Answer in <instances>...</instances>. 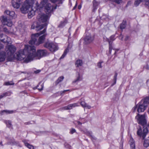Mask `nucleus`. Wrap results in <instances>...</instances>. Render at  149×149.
I'll use <instances>...</instances> for the list:
<instances>
[{
  "instance_id": "nucleus-51",
  "label": "nucleus",
  "mask_w": 149,
  "mask_h": 149,
  "mask_svg": "<svg viewBox=\"0 0 149 149\" xmlns=\"http://www.w3.org/2000/svg\"><path fill=\"white\" fill-rule=\"evenodd\" d=\"M3 39H6V38H2Z\"/></svg>"
},
{
  "instance_id": "nucleus-52",
  "label": "nucleus",
  "mask_w": 149,
  "mask_h": 149,
  "mask_svg": "<svg viewBox=\"0 0 149 149\" xmlns=\"http://www.w3.org/2000/svg\"><path fill=\"white\" fill-rule=\"evenodd\" d=\"M40 83H39L38 85L37 86L38 87L39 85H40Z\"/></svg>"
},
{
  "instance_id": "nucleus-11",
  "label": "nucleus",
  "mask_w": 149,
  "mask_h": 149,
  "mask_svg": "<svg viewBox=\"0 0 149 149\" xmlns=\"http://www.w3.org/2000/svg\"><path fill=\"white\" fill-rule=\"evenodd\" d=\"M1 19L2 23L4 25H6L9 27H11L13 25L12 21L8 19L6 16H2Z\"/></svg>"
},
{
  "instance_id": "nucleus-19",
  "label": "nucleus",
  "mask_w": 149,
  "mask_h": 149,
  "mask_svg": "<svg viewBox=\"0 0 149 149\" xmlns=\"http://www.w3.org/2000/svg\"><path fill=\"white\" fill-rule=\"evenodd\" d=\"M129 143L131 148V149H135V147L134 141L132 137H130L129 141Z\"/></svg>"
},
{
  "instance_id": "nucleus-35",
  "label": "nucleus",
  "mask_w": 149,
  "mask_h": 149,
  "mask_svg": "<svg viewBox=\"0 0 149 149\" xmlns=\"http://www.w3.org/2000/svg\"><path fill=\"white\" fill-rule=\"evenodd\" d=\"M81 80V79L79 75V76L77 78V79H76L73 82V83H75V82H77L79 81H80Z\"/></svg>"
},
{
  "instance_id": "nucleus-53",
  "label": "nucleus",
  "mask_w": 149,
  "mask_h": 149,
  "mask_svg": "<svg viewBox=\"0 0 149 149\" xmlns=\"http://www.w3.org/2000/svg\"><path fill=\"white\" fill-rule=\"evenodd\" d=\"M93 6H95V3L93 2Z\"/></svg>"
},
{
  "instance_id": "nucleus-31",
  "label": "nucleus",
  "mask_w": 149,
  "mask_h": 149,
  "mask_svg": "<svg viewBox=\"0 0 149 149\" xmlns=\"http://www.w3.org/2000/svg\"><path fill=\"white\" fill-rule=\"evenodd\" d=\"M25 145L26 146L29 148L30 149H34V148L33 146L30 145L27 143H25Z\"/></svg>"
},
{
  "instance_id": "nucleus-23",
  "label": "nucleus",
  "mask_w": 149,
  "mask_h": 149,
  "mask_svg": "<svg viewBox=\"0 0 149 149\" xmlns=\"http://www.w3.org/2000/svg\"><path fill=\"white\" fill-rule=\"evenodd\" d=\"M81 104L83 107H86L88 109H90L91 108V106L88 104L84 101L81 102Z\"/></svg>"
},
{
  "instance_id": "nucleus-15",
  "label": "nucleus",
  "mask_w": 149,
  "mask_h": 149,
  "mask_svg": "<svg viewBox=\"0 0 149 149\" xmlns=\"http://www.w3.org/2000/svg\"><path fill=\"white\" fill-rule=\"evenodd\" d=\"M143 1H144L145 5L149 9V0H136L135 1L134 4L136 6H137L141 2Z\"/></svg>"
},
{
  "instance_id": "nucleus-8",
  "label": "nucleus",
  "mask_w": 149,
  "mask_h": 149,
  "mask_svg": "<svg viewBox=\"0 0 149 149\" xmlns=\"http://www.w3.org/2000/svg\"><path fill=\"white\" fill-rule=\"evenodd\" d=\"M35 0H26L24 2L22 7L21 8V11L23 13H26L28 10L32 8L33 5Z\"/></svg>"
},
{
  "instance_id": "nucleus-54",
  "label": "nucleus",
  "mask_w": 149,
  "mask_h": 149,
  "mask_svg": "<svg viewBox=\"0 0 149 149\" xmlns=\"http://www.w3.org/2000/svg\"><path fill=\"white\" fill-rule=\"evenodd\" d=\"M56 7H55V8H54V9H56Z\"/></svg>"
},
{
  "instance_id": "nucleus-10",
  "label": "nucleus",
  "mask_w": 149,
  "mask_h": 149,
  "mask_svg": "<svg viewBox=\"0 0 149 149\" xmlns=\"http://www.w3.org/2000/svg\"><path fill=\"white\" fill-rule=\"evenodd\" d=\"M135 118L136 119L139 124L142 125H144L146 123V120L145 118L144 115H140L138 114L136 116Z\"/></svg>"
},
{
  "instance_id": "nucleus-1",
  "label": "nucleus",
  "mask_w": 149,
  "mask_h": 149,
  "mask_svg": "<svg viewBox=\"0 0 149 149\" xmlns=\"http://www.w3.org/2000/svg\"><path fill=\"white\" fill-rule=\"evenodd\" d=\"M49 54L47 52L45 49H39L36 52L34 46L25 45L23 50L19 51V61L28 63L35 59H40L42 57Z\"/></svg>"
},
{
  "instance_id": "nucleus-37",
  "label": "nucleus",
  "mask_w": 149,
  "mask_h": 149,
  "mask_svg": "<svg viewBox=\"0 0 149 149\" xmlns=\"http://www.w3.org/2000/svg\"><path fill=\"white\" fill-rule=\"evenodd\" d=\"M85 133L86 134H87V135L90 136V135H91V134H92V132H91L87 131V132H86Z\"/></svg>"
},
{
  "instance_id": "nucleus-50",
  "label": "nucleus",
  "mask_w": 149,
  "mask_h": 149,
  "mask_svg": "<svg viewBox=\"0 0 149 149\" xmlns=\"http://www.w3.org/2000/svg\"><path fill=\"white\" fill-rule=\"evenodd\" d=\"M0 145H1L2 146H3V145L2 144V142H0Z\"/></svg>"
},
{
  "instance_id": "nucleus-26",
  "label": "nucleus",
  "mask_w": 149,
  "mask_h": 149,
  "mask_svg": "<svg viewBox=\"0 0 149 149\" xmlns=\"http://www.w3.org/2000/svg\"><path fill=\"white\" fill-rule=\"evenodd\" d=\"M6 13L7 14V15H9L10 16L12 17H13L15 15V13L13 11L10 12L8 10H7L5 11Z\"/></svg>"
},
{
  "instance_id": "nucleus-46",
  "label": "nucleus",
  "mask_w": 149,
  "mask_h": 149,
  "mask_svg": "<svg viewBox=\"0 0 149 149\" xmlns=\"http://www.w3.org/2000/svg\"><path fill=\"white\" fill-rule=\"evenodd\" d=\"M129 38V36H126V38H125V40H127Z\"/></svg>"
},
{
  "instance_id": "nucleus-22",
  "label": "nucleus",
  "mask_w": 149,
  "mask_h": 149,
  "mask_svg": "<svg viewBox=\"0 0 149 149\" xmlns=\"http://www.w3.org/2000/svg\"><path fill=\"white\" fill-rule=\"evenodd\" d=\"M77 106V104L74 103L72 104H70L68 106L64 107V109L66 110H69L71 109L72 107H74Z\"/></svg>"
},
{
  "instance_id": "nucleus-6",
  "label": "nucleus",
  "mask_w": 149,
  "mask_h": 149,
  "mask_svg": "<svg viewBox=\"0 0 149 149\" xmlns=\"http://www.w3.org/2000/svg\"><path fill=\"white\" fill-rule=\"evenodd\" d=\"M148 132V128L146 127H143L142 132L141 128H139L137 132V135L140 137H142L143 139H144L143 145L144 147L146 148H147L149 146V139H144Z\"/></svg>"
},
{
  "instance_id": "nucleus-48",
  "label": "nucleus",
  "mask_w": 149,
  "mask_h": 149,
  "mask_svg": "<svg viewBox=\"0 0 149 149\" xmlns=\"http://www.w3.org/2000/svg\"><path fill=\"white\" fill-rule=\"evenodd\" d=\"M81 8V5H79L78 6V8L79 9H80Z\"/></svg>"
},
{
  "instance_id": "nucleus-47",
  "label": "nucleus",
  "mask_w": 149,
  "mask_h": 149,
  "mask_svg": "<svg viewBox=\"0 0 149 149\" xmlns=\"http://www.w3.org/2000/svg\"><path fill=\"white\" fill-rule=\"evenodd\" d=\"M69 90H64L62 92V93H65V92H66L67 91H68Z\"/></svg>"
},
{
  "instance_id": "nucleus-29",
  "label": "nucleus",
  "mask_w": 149,
  "mask_h": 149,
  "mask_svg": "<svg viewBox=\"0 0 149 149\" xmlns=\"http://www.w3.org/2000/svg\"><path fill=\"white\" fill-rule=\"evenodd\" d=\"M7 144L10 145H14L16 144V142L14 140L10 141L7 143Z\"/></svg>"
},
{
  "instance_id": "nucleus-27",
  "label": "nucleus",
  "mask_w": 149,
  "mask_h": 149,
  "mask_svg": "<svg viewBox=\"0 0 149 149\" xmlns=\"http://www.w3.org/2000/svg\"><path fill=\"white\" fill-rule=\"evenodd\" d=\"M5 123L6 124L7 126L9 128L12 127V125L11 123V122L9 120H5Z\"/></svg>"
},
{
  "instance_id": "nucleus-7",
  "label": "nucleus",
  "mask_w": 149,
  "mask_h": 149,
  "mask_svg": "<svg viewBox=\"0 0 149 149\" xmlns=\"http://www.w3.org/2000/svg\"><path fill=\"white\" fill-rule=\"evenodd\" d=\"M148 104H149V97H146L144 99L143 103L140 102L137 104L134 110L135 111L136 109H137V111L139 113L143 112L144 111Z\"/></svg>"
},
{
  "instance_id": "nucleus-25",
  "label": "nucleus",
  "mask_w": 149,
  "mask_h": 149,
  "mask_svg": "<svg viewBox=\"0 0 149 149\" xmlns=\"http://www.w3.org/2000/svg\"><path fill=\"white\" fill-rule=\"evenodd\" d=\"M126 22L125 21H123L122 24H120V28L121 29H125L126 26Z\"/></svg>"
},
{
  "instance_id": "nucleus-4",
  "label": "nucleus",
  "mask_w": 149,
  "mask_h": 149,
  "mask_svg": "<svg viewBox=\"0 0 149 149\" xmlns=\"http://www.w3.org/2000/svg\"><path fill=\"white\" fill-rule=\"evenodd\" d=\"M39 4L38 2L36 3L35 7L36 10H40L43 7H44L45 11L47 14H49L52 12L53 7L48 3V0H42Z\"/></svg>"
},
{
  "instance_id": "nucleus-40",
  "label": "nucleus",
  "mask_w": 149,
  "mask_h": 149,
  "mask_svg": "<svg viewBox=\"0 0 149 149\" xmlns=\"http://www.w3.org/2000/svg\"><path fill=\"white\" fill-rule=\"evenodd\" d=\"M122 0H115V2L118 4L120 3L121 2Z\"/></svg>"
},
{
  "instance_id": "nucleus-49",
  "label": "nucleus",
  "mask_w": 149,
  "mask_h": 149,
  "mask_svg": "<svg viewBox=\"0 0 149 149\" xmlns=\"http://www.w3.org/2000/svg\"><path fill=\"white\" fill-rule=\"evenodd\" d=\"M77 123L78 125H81L82 123L79 121H78Z\"/></svg>"
},
{
  "instance_id": "nucleus-43",
  "label": "nucleus",
  "mask_w": 149,
  "mask_h": 149,
  "mask_svg": "<svg viewBox=\"0 0 149 149\" xmlns=\"http://www.w3.org/2000/svg\"><path fill=\"white\" fill-rule=\"evenodd\" d=\"M40 71V70H38L35 71L34 73L36 74H37V73H39Z\"/></svg>"
},
{
  "instance_id": "nucleus-14",
  "label": "nucleus",
  "mask_w": 149,
  "mask_h": 149,
  "mask_svg": "<svg viewBox=\"0 0 149 149\" xmlns=\"http://www.w3.org/2000/svg\"><path fill=\"white\" fill-rule=\"evenodd\" d=\"M94 40V37L90 34L87 35L85 37L84 40L86 44H88Z\"/></svg>"
},
{
  "instance_id": "nucleus-3",
  "label": "nucleus",
  "mask_w": 149,
  "mask_h": 149,
  "mask_svg": "<svg viewBox=\"0 0 149 149\" xmlns=\"http://www.w3.org/2000/svg\"><path fill=\"white\" fill-rule=\"evenodd\" d=\"M46 31V29H44L43 30L39 33L32 35L31 40L29 41V43L31 45H34L38 46L41 44L43 43L45 40L46 34H44L39 37L38 40H37V38L41 35L44 33Z\"/></svg>"
},
{
  "instance_id": "nucleus-32",
  "label": "nucleus",
  "mask_w": 149,
  "mask_h": 149,
  "mask_svg": "<svg viewBox=\"0 0 149 149\" xmlns=\"http://www.w3.org/2000/svg\"><path fill=\"white\" fill-rule=\"evenodd\" d=\"M64 79V77L63 76H61L59 77L57 80L56 81V83L57 84L59 83L60 82L62 81Z\"/></svg>"
},
{
  "instance_id": "nucleus-24",
  "label": "nucleus",
  "mask_w": 149,
  "mask_h": 149,
  "mask_svg": "<svg viewBox=\"0 0 149 149\" xmlns=\"http://www.w3.org/2000/svg\"><path fill=\"white\" fill-rule=\"evenodd\" d=\"M11 93L9 91L3 93L1 95H0V99L4 97H5L7 96H9L11 95Z\"/></svg>"
},
{
  "instance_id": "nucleus-44",
  "label": "nucleus",
  "mask_w": 149,
  "mask_h": 149,
  "mask_svg": "<svg viewBox=\"0 0 149 149\" xmlns=\"http://www.w3.org/2000/svg\"><path fill=\"white\" fill-rule=\"evenodd\" d=\"M3 47V46L2 45H0V50H1Z\"/></svg>"
},
{
  "instance_id": "nucleus-33",
  "label": "nucleus",
  "mask_w": 149,
  "mask_h": 149,
  "mask_svg": "<svg viewBox=\"0 0 149 149\" xmlns=\"http://www.w3.org/2000/svg\"><path fill=\"white\" fill-rule=\"evenodd\" d=\"M51 1L54 3H56V2H58V3H61L62 0H51Z\"/></svg>"
},
{
  "instance_id": "nucleus-39",
  "label": "nucleus",
  "mask_w": 149,
  "mask_h": 149,
  "mask_svg": "<svg viewBox=\"0 0 149 149\" xmlns=\"http://www.w3.org/2000/svg\"><path fill=\"white\" fill-rule=\"evenodd\" d=\"M41 88H38V89L40 91H41L43 89V84H42L41 85Z\"/></svg>"
},
{
  "instance_id": "nucleus-34",
  "label": "nucleus",
  "mask_w": 149,
  "mask_h": 149,
  "mask_svg": "<svg viewBox=\"0 0 149 149\" xmlns=\"http://www.w3.org/2000/svg\"><path fill=\"white\" fill-rule=\"evenodd\" d=\"M65 21H63V22H61L60 24L58 26V27H61L64 26L65 24Z\"/></svg>"
},
{
  "instance_id": "nucleus-21",
  "label": "nucleus",
  "mask_w": 149,
  "mask_h": 149,
  "mask_svg": "<svg viewBox=\"0 0 149 149\" xmlns=\"http://www.w3.org/2000/svg\"><path fill=\"white\" fill-rule=\"evenodd\" d=\"M82 61L80 59L77 60L75 63V65L77 67L81 66L82 65Z\"/></svg>"
},
{
  "instance_id": "nucleus-12",
  "label": "nucleus",
  "mask_w": 149,
  "mask_h": 149,
  "mask_svg": "<svg viewBox=\"0 0 149 149\" xmlns=\"http://www.w3.org/2000/svg\"><path fill=\"white\" fill-rule=\"evenodd\" d=\"M0 40L3 42H7L9 43L11 40V39L10 37L5 35L0 34Z\"/></svg>"
},
{
  "instance_id": "nucleus-41",
  "label": "nucleus",
  "mask_w": 149,
  "mask_h": 149,
  "mask_svg": "<svg viewBox=\"0 0 149 149\" xmlns=\"http://www.w3.org/2000/svg\"><path fill=\"white\" fill-rule=\"evenodd\" d=\"M3 31H4L5 32H7H7H8V29H7V28H5V27H4V28H3Z\"/></svg>"
},
{
  "instance_id": "nucleus-9",
  "label": "nucleus",
  "mask_w": 149,
  "mask_h": 149,
  "mask_svg": "<svg viewBox=\"0 0 149 149\" xmlns=\"http://www.w3.org/2000/svg\"><path fill=\"white\" fill-rule=\"evenodd\" d=\"M44 46L48 48L52 52H54L58 49L57 45L56 43L47 42L44 45Z\"/></svg>"
},
{
  "instance_id": "nucleus-45",
  "label": "nucleus",
  "mask_w": 149,
  "mask_h": 149,
  "mask_svg": "<svg viewBox=\"0 0 149 149\" xmlns=\"http://www.w3.org/2000/svg\"><path fill=\"white\" fill-rule=\"evenodd\" d=\"M77 5V2H76L75 6L73 8V10L75 9V8H76Z\"/></svg>"
},
{
  "instance_id": "nucleus-5",
  "label": "nucleus",
  "mask_w": 149,
  "mask_h": 149,
  "mask_svg": "<svg viewBox=\"0 0 149 149\" xmlns=\"http://www.w3.org/2000/svg\"><path fill=\"white\" fill-rule=\"evenodd\" d=\"M6 54L9 60L11 61L14 59H16L17 60L19 59V53H15L16 48L14 45H9L6 46Z\"/></svg>"
},
{
  "instance_id": "nucleus-20",
  "label": "nucleus",
  "mask_w": 149,
  "mask_h": 149,
  "mask_svg": "<svg viewBox=\"0 0 149 149\" xmlns=\"http://www.w3.org/2000/svg\"><path fill=\"white\" fill-rule=\"evenodd\" d=\"M14 112V111H13L5 110L1 111L0 113L1 115H2L4 113H6V114H8L13 113Z\"/></svg>"
},
{
  "instance_id": "nucleus-28",
  "label": "nucleus",
  "mask_w": 149,
  "mask_h": 149,
  "mask_svg": "<svg viewBox=\"0 0 149 149\" xmlns=\"http://www.w3.org/2000/svg\"><path fill=\"white\" fill-rule=\"evenodd\" d=\"M69 51V49L68 48L66 49L65 50L63 54L60 57V59H62L67 54V52H68Z\"/></svg>"
},
{
  "instance_id": "nucleus-16",
  "label": "nucleus",
  "mask_w": 149,
  "mask_h": 149,
  "mask_svg": "<svg viewBox=\"0 0 149 149\" xmlns=\"http://www.w3.org/2000/svg\"><path fill=\"white\" fill-rule=\"evenodd\" d=\"M26 13H28V17L29 18H31L35 14V11L33 10L32 8H30L29 10H28Z\"/></svg>"
},
{
  "instance_id": "nucleus-13",
  "label": "nucleus",
  "mask_w": 149,
  "mask_h": 149,
  "mask_svg": "<svg viewBox=\"0 0 149 149\" xmlns=\"http://www.w3.org/2000/svg\"><path fill=\"white\" fill-rule=\"evenodd\" d=\"M115 36L112 35L110 38V40L107 39V41L109 43V53L111 54V51L112 49V41L115 40Z\"/></svg>"
},
{
  "instance_id": "nucleus-17",
  "label": "nucleus",
  "mask_w": 149,
  "mask_h": 149,
  "mask_svg": "<svg viewBox=\"0 0 149 149\" xmlns=\"http://www.w3.org/2000/svg\"><path fill=\"white\" fill-rule=\"evenodd\" d=\"M12 3L14 8L18 9L19 8V0H12Z\"/></svg>"
},
{
  "instance_id": "nucleus-36",
  "label": "nucleus",
  "mask_w": 149,
  "mask_h": 149,
  "mask_svg": "<svg viewBox=\"0 0 149 149\" xmlns=\"http://www.w3.org/2000/svg\"><path fill=\"white\" fill-rule=\"evenodd\" d=\"M117 73H116L115 74V75L114 77V82L113 84H115L116 82V79H117Z\"/></svg>"
},
{
  "instance_id": "nucleus-42",
  "label": "nucleus",
  "mask_w": 149,
  "mask_h": 149,
  "mask_svg": "<svg viewBox=\"0 0 149 149\" xmlns=\"http://www.w3.org/2000/svg\"><path fill=\"white\" fill-rule=\"evenodd\" d=\"M76 130L74 129H72L71 130V132L72 134H73V133L75 132Z\"/></svg>"
},
{
  "instance_id": "nucleus-2",
  "label": "nucleus",
  "mask_w": 149,
  "mask_h": 149,
  "mask_svg": "<svg viewBox=\"0 0 149 149\" xmlns=\"http://www.w3.org/2000/svg\"><path fill=\"white\" fill-rule=\"evenodd\" d=\"M49 18V16L45 14H39L38 17V21L42 23H45L44 24H39L37 22H35L31 26V28L36 29L37 31L40 30L44 26H47Z\"/></svg>"
},
{
  "instance_id": "nucleus-18",
  "label": "nucleus",
  "mask_w": 149,
  "mask_h": 149,
  "mask_svg": "<svg viewBox=\"0 0 149 149\" xmlns=\"http://www.w3.org/2000/svg\"><path fill=\"white\" fill-rule=\"evenodd\" d=\"M6 54L4 52L0 53V62L4 61L6 58Z\"/></svg>"
},
{
  "instance_id": "nucleus-38",
  "label": "nucleus",
  "mask_w": 149,
  "mask_h": 149,
  "mask_svg": "<svg viewBox=\"0 0 149 149\" xmlns=\"http://www.w3.org/2000/svg\"><path fill=\"white\" fill-rule=\"evenodd\" d=\"M102 63V62H100L97 63V66L99 68H100L102 67L101 66V63Z\"/></svg>"
},
{
  "instance_id": "nucleus-30",
  "label": "nucleus",
  "mask_w": 149,
  "mask_h": 149,
  "mask_svg": "<svg viewBox=\"0 0 149 149\" xmlns=\"http://www.w3.org/2000/svg\"><path fill=\"white\" fill-rule=\"evenodd\" d=\"M14 84V83H13L12 81H8L7 82H6L4 83V85L6 86L8 85H12Z\"/></svg>"
}]
</instances>
